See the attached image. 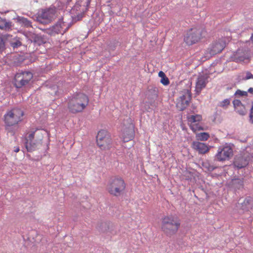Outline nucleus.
<instances>
[{"instance_id": "obj_13", "label": "nucleus", "mask_w": 253, "mask_h": 253, "mask_svg": "<svg viewBox=\"0 0 253 253\" xmlns=\"http://www.w3.org/2000/svg\"><path fill=\"white\" fill-rule=\"evenodd\" d=\"M191 95L188 91L185 92L176 99V107L179 111L184 110L189 105Z\"/></svg>"}, {"instance_id": "obj_34", "label": "nucleus", "mask_w": 253, "mask_h": 253, "mask_svg": "<svg viewBox=\"0 0 253 253\" xmlns=\"http://www.w3.org/2000/svg\"><path fill=\"white\" fill-rule=\"evenodd\" d=\"M2 47H3V43H0V52L1 51Z\"/></svg>"}, {"instance_id": "obj_6", "label": "nucleus", "mask_w": 253, "mask_h": 253, "mask_svg": "<svg viewBox=\"0 0 253 253\" xmlns=\"http://www.w3.org/2000/svg\"><path fill=\"white\" fill-rule=\"evenodd\" d=\"M180 225V222L175 220L172 216H166L162 218L161 229L167 236H170L177 232Z\"/></svg>"}, {"instance_id": "obj_10", "label": "nucleus", "mask_w": 253, "mask_h": 253, "mask_svg": "<svg viewBox=\"0 0 253 253\" xmlns=\"http://www.w3.org/2000/svg\"><path fill=\"white\" fill-rule=\"evenodd\" d=\"M233 149L229 145H224L218 148L216 158L219 161L229 160L233 156Z\"/></svg>"}, {"instance_id": "obj_3", "label": "nucleus", "mask_w": 253, "mask_h": 253, "mask_svg": "<svg viewBox=\"0 0 253 253\" xmlns=\"http://www.w3.org/2000/svg\"><path fill=\"white\" fill-rule=\"evenodd\" d=\"M126 183L121 176L116 175L111 177L106 185V190L114 197H119L125 192Z\"/></svg>"}, {"instance_id": "obj_26", "label": "nucleus", "mask_w": 253, "mask_h": 253, "mask_svg": "<svg viewBox=\"0 0 253 253\" xmlns=\"http://www.w3.org/2000/svg\"><path fill=\"white\" fill-rule=\"evenodd\" d=\"M11 46L13 47V48H17L18 47H19L21 45L22 43L20 41L19 38L16 39L14 41L10 43Z\"/></svg>"}, {"instance_id": "obj_21", "label": "nucleus", "mask_w": 253, "mask_h": 253, "mask_svg": "<svg viewBox=\"0 0 253 253\" xmlns=\"http://www.w3.org/2000/svg\"><path fill=\"white\" fill-rule=\"evenodd\" d=\"M234 165L238 168L241 169L245 167L248 165V162L246 160L243 158L236 160L234 162Z\"/></svg>"}, {"instance_id": "obj_15", "label": "nucleus", "mask_w": 253, "mask_h": 253, "mask_svg": "<svg viewBox=\"0 0 253 253\" xmlns=\"http://www.w3.org/2000/svg\"><path fill=\"white\" fill-rule=\"evenodd\" d=\"M123 139L124 142H128L132 140L134 136V126L130 124L128 127L124 128L123 130Z\"/></svg>"}, {"instance_id": "obj_1", "label": "nucleus", "mask_w": 253, "mask_h": 253, "mask_svg": "<svg viewBox=\"0 0 253 253\" xmlns=\"http://www.w3.org/2000/svg\"><path fill=\"white\" fill-rule=\"evenodd\" d=\"M88 97L83 93H77L72 96L68 102V108L70 113L77 114L82 112L88 106Z\"/></svg>"}, {"instance_id": "obj_18", "label": "nucleus", "mask_w": 253, "mask_h": 253, "mask_svg": "<svg viewBox=\"0 0 253 253\" xmlns=\"http://www.w3.org/2000/svg\"><path fill=\"white\" fill-rule=\"evenodd\" d=\"M233 104L235 111L239 115L244 116L246 114L247 111L246 108L240 100L238 99L234 100L233 101Z\"/></svg>"}, {"instance_id": "obj_24", "label": "nucleus", "mask_w": 253, "mask_h": 253, "mask_svg": "<svg viewBox=\"0 0 253 253\" xmlns=\"http://www.w3.org/2000/svg\"><path fill=\"white\" fill-rule=\"evenodd\" d=\"M233 184L235 188L237 189H240L243 187V181L241 179H235L233 181Z\"/></svg>"}, {"instance_id": "obj_5", "label": "nucleus", "mask_w": 253, "mask_h": 253, "mask_svg": "<svg viewBox=\"0 0 253 253\" xmlns=\"http://www.w3.org/2000/svg\"><path fill=\"white\" fill-rule=\"evenodd\" d=\"M43 134L41 131L35 130L29 132L25 137V147L29 152L35 151L41 144Z\"/></svg>"}, {"instance_id": "obj_27", "label": "nucleus", "mask_w": 253, "mask_h": 253, "mask_svg": "<svg viewBox=\"0 0 253 253\" xmlns=\"http://www.w3.org/2000/svg\"><path fill=\"white\" fill-rule=\"evenodd\" d=\"M161 83L164 85H167L169 84V81L168 78L165 77L161 79Z\"/></svg>"}, {"instance_id": "obj_11", "label": "nucleus", "mask_w": 253, "mask_h": 253, "mask_svg": "<svg viewBox=\"0 0 253 253\" xmlns=\"http://www.w3.org/2000/svg\"><path fill=\"white\" fill-rule=\"evenodd\" d=\"M188 123L191 129L195 132L197 131L204 130V128L201 125L202 120V116L200 115H191L187 118Z\"/></svg>"}, {"instance_id": "obj_4", "label": "nucleus", "mask_w": 253, "mask_h": 253, "mask_svg": "<svg viewBox=\"0 0 253 253\" xmlns=\"http://www.w3.org/2000/svg\"><path fill=\"white\" fill-rule=\"evenodd\" d=\"M207 33L205 29L202 27H193L187 31L184 39V42L187 45H192L205 38Z\"/></svg>"}, {"instance_id": "obj_23", "label": "nucleus", "mask_w": 253, "mask_h": 253, "mask_svg": "<svg viewBox=\"0 0 253 253\" xmlns=\"http://www.w3.org/2000/svg\"><path fill=\"white\" fill-rule=\"evenodd\" d=\"M18 21L22 26L26 27H32L31 22L28 20L27 18L24 17H21L19 18Z\"/></svg>"}, {"instance_id": "obj_2", "label": "nucleus", "mask_w": 253, "mask_h": 253, "mask_svg": "<svg viewBox=\"0 0 253 253\" xmlns=\"http://www.w3.org/2000/svg\"><path fill=\"white\" fill-rule=\"evenodd\" d=\"M232 37L230 32H226L220 38L214 41L208 48L206 57L210 58L220 53L231 41Z\"/></svg>"}, {"instance_id": "obj_33", "label": "nucleus", "mask_w": 253, "mask_h": 253, "mask_svg": "<svg viewBox=\"0 0 253 253\" xmlns=\"http://www.w3.org/2000/svg\"><path fill=\"white\" fill-rule=\"evenodd\" d=\"M14 151L17 153L19 151V148L18 147H14Z\"/></svg>"}, {"instance_id": "obj_16", "label": "nucleus", "mask_w": 253, "mask_h": 253, "mask_svg": "<svg viewBox=\"0 0 253 253\" xmlns=\"http://www.w3.org/2000/svg\"><path fill=\"white\" fill-rule=\"evenodd\" d=\"M192 147L201 154H206L210 150L209 147L207 144L199 141H193L192 144Z\"/></svg>"}, {"instance_id": "obj_31", "label": "nucleus", "mask_w": 253, "mask_h": 253, "mask_svg": "<svg viewBox=\"0 0 253 253\" xmlns=\"http://www.w3.org/2000/svg\"><path fill=\"white\" fill-rule=\"evenodd\" d=\"M159 76L162 78L166 77L165 74L163 71H160L159 73Z\"/></svg>"}, {"instance_id": "obj_35", "label": "nucleus", "mask_w": 253, "mask_h": 253, "mask_svg": "<svg viewBox=\"0 0 253 253\" xmlns=\"http://www.w3.org/2000/svg\"><path fill=\"white\" fill-rule=\"evenodd\" d=\"M251 39L252 41V42H253V34L252 35V36H251Z\"/></svg>"}, {"instance_id": "obj_12", "label": "nucleus", "mask_w": 253, "mask_h": 253, "mask_svg": "<svg viewBox=\"0 0 253 253\" xmlns=\"http://www.w3.org/2000/svg\"><path fill=\"white\" fill-rule=\"evenodd\" d=\"M54 15V11L50 9H45L39 13L37 17V20L42 24H46L50 23Z\"/></svg>"}, {"instance_id": "obj_25", "label": "nucleus", "mask_w": 253, "mask_h": 253, "mask_svg": "<svg viewBox=\"0 0 253 253\" xmlns=\"http://www.w3.org/2000/svg\"><path fill=\"white\" fill-rule=\"evenodd\" d=\"M230 101L229 99H225L224 100L221 101L219 103V106L222 108H227L230 104Z\"/></svg>"}, {"instance_id": "obj_29", "label": "nucleus", "mask_w": 253, "mask_h": 253, "mask_svg": "<svg viewBox=\"0 0 253 253\" xmlns=\"http://www.w3.org/2000/svg\"><path fill=\"white\" fill-rule=\"evenodd\" d=\"M236 94H239L241 96H247L248 95V92L245 91H242L240 90H237Z\"/></svg>"}, {"instance_id": "obj_7", "label": "nucleus", "mask_w": 253, "mask_h": 253, "mask_svg": "<svg viewBox=\"0 0 253 253\" xmlns=\"http://www.w3.org/2000/svg\"><path fill=\"white\" fill-rule=\"evenodd\" d=\"M23 111L19 108H13L4 116V121L6 126H12L18 125L23 120Z\"/></svg>"}, {"instance_id": "obj_14", "label": "nucleus", "mask_w": 253, "mask_h": 253, "mask_svg": "<svg viewBox=\"0 0 253 253\" xmlns=\"http://www.w3.org/2000/svg\"><path fill=\"white\" fill-rule=\"evenodd\" d=\"M209 76L207 74L199 75L196 82L195 91L197 93L199 94L202 90L206 86L209 82Z\"/></svg>"}, {"instance_id": "obj_30", "label": "nucleus", "mask_w": 253, "mask_h": 253, "mask_svg": "<svg viewBox=\"0 0 253 253\" xmlns=\"http://www.w3.org/2000/svg\"><path fill=\"white\" fill-rule=\"evenodd\" d=\"M250 122L253 124V105L252 106L250 113Z\"/></svg>"}, {"instance_id": "obj_32", "label": "nucleus", "mask_w": 253, "mask_h": 253, "mask_svg": "<svg viewBox=\"0 0 253 253\" xmlns=\"http://www.w3.org/2000/svg\"><path fill=\"white\" fill-rule=\"evenodd\" d=\"M248 92L252 94H253V87L249 88L248 90Z\"/></svg>"}, {"instance_id": "obj_19", "label": "nucleus", "mask_w": 253, "mask_h": 253, "mask_svg": "<svg viewBox=\"0 0 253 253\" xmlns=\"http://www.w3.org/2000/svg\"><path fill=\"white\" fill-rule=\"evenodd\" d=\"M111 224L108 222H101L97 225V230L102 233H107L111 229Z\"/></svg>"}, {"instance_id": "obj_8", "label": "nucleus", "mask_w": 253, "mask_h": 253, "mask_svg": "<svg viewBox=\"0 0 253 253\" xmlns=\"http://www.w3.org/2000/svg\"><path fill=\"white\" fill-rule=\"evenodd\" d=\"M111 138L109 132L104 129L99 130L96 136V142L102 150L108 149L111 144Z\"/></svg>"}, {"instance_id": "obj_28", "label": "nucleus", "mask_w": 253, "mask_h": 253, "mask_svg": "<svg viewBox=\"0 0 253 253\" xmlns=\"http://www.w3.org/2000/svg\"><path fill=\"white\" fill-rule=\"evenodd\" d=\"M246 76L244 78V80H247L250 79H253V75L250 72H246Z\"/></svg>"}, {"instance_id": "obj_22", "label": "nucleus", "mask_w": 253, "mask_h": 253, "mask_svg": "<svg viewBox=\"0 0 253 253\" xmlns=\"http://www.w3.org/2000/svg\"><path fill=\"white\" fill-rule=\"evenodd\" d=\"M196 137L200 141H206L210 138V134L207 132H201L196 134Z\"/></svg>"}, {"instance_id": "obj_9", "label": "nucleus", "mask_w": 253, "mask_h": 253, "mask_svg": "<svg viewBox=\"0 0 253 253\" xmlns=\"http://www.w3.org/2000/svg\"><path fill=\"white\" fill-rule=\"evenodd\" d=\"M33 77L32 73L29 71L17 73L15 76L14 85L16 88H21L28 84Z\"/></svg>"}, {"instance_id": "obj_20", "label": "nucleus", "mask_w": 253, "mask_h": 253, "mask_svg": "<svg viewBox=\"0 0 253 253\" xmlns=\"http://www.w3.org/2000/svg\"><path fill=\"white\" fill-rule=\"evenodd\" d=\"M12 27V22L0 17V29L5 31H9Z\"/></svg>"}, {"instance_id": "obj_17", "label": "nucleus", "mask_w": 253, "mask_h": 253, "mask_svg": "<svg viewBox=\"0 0 253 253\" xmlns=\"http://www.w3.org/2000/svg\"><path fill=\"white\" fill-rule=\"evenodd\" d=\"M231 58L232 61L236 62H245L246 60H249V59L248 55L241 50H238Z\"/></svg>"}]
</instances>
